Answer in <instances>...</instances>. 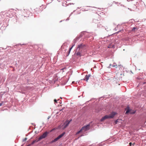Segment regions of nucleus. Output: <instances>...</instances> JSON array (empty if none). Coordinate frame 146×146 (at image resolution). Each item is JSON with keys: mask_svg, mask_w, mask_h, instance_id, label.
Segmentation results:
<instances>
[{"mask_svg": "<svg viewBox=\"0 0 146 146\" xmlns=\"http://www.w3.org/2000/svg\"><path fill=\"white\" fill-rule=\"evenodd\" d=\"M85 47V45L82 44H81L78 45V47L76 49V51L80 52L82 53V51Z\"/></svg>", "mask_w": 146, "mask_h": 146, "instance_id": "nucleus-1", "label": "nucleus"}, {"mask_svg": "<svg viewBox=\"0 0 146 146\" xmlns=\"http://www.w3.org/2000/svg\"><path fill=\"white\" fill-rule=\"evenodd\" d=\"M117 113L115 112H113L109 115H106L104 116L106 119L108 118H112Z\"/></svg>", "mask_w": 146, "mask_h": 146, "instance_id": "nucleus-2", "label": "nucleus"}, {"mask_svg": "<svg viewBox=\"0 0 146 146\" xmlns=\"http://www.w3.org/2000/svg\"><path fill=\"white\" fill-rule=\"evenodd\" d=\"M49 133V132L47 131H46L43 133V134L40 136L39 138V140H40L41 139L46 138L48 134Z\"/></svg>", "mask_w": 146, "mask_h": 146, "instance_id": "nucleus-3", "label": "nucleus"}, {"mask_svg": "<svg viewBox=\"0 0 146 146\" xmlns=\"http://www.w3.org/2000/svg\"><path fill=\"white\" fill-rule=\"evenodd\" d=\"M72 121V119H70V121L67 120L64 123L63 125L64 128H66L70 122Z\"/></svg>", "mask_w": 146, "mask_h": 146, "instance_id": "nucleus-4", "label": "nucleus"}, {"mask_svg": "<svg viewBox=\"0 0 146 146\" xmlns=\"http://www.w3.org/2000/svg\"><path fill=\"white\" fill-rule=\"evenodd\" d=\"M90 126V124H88L84 126L83 127L81 128L83 131H86L88 130L89 129V127Z\"/></svg>", "mask_w": 146, "mask_h": 146, "instance_id": "nucleus-5", "label": "nucleus"}, {"mask_svg": "<svg viewBox=\"0 0 146 146\" xmlns=\"http://www.w3.org/2000/svg\"><path fill=\"white\" fill-rule=\"evenodd\" d=\"M67 1H69V0H66L65 1H64L63 2V6H68L69 4H70V5H71V4H74V3H69V4H67Z\"/></svg>", "mask_w": 146, "mask_h": 146, "instance_id": "nucleus-6", "label": "nucleus"}, {"mask_svg": "<svg viewBox=\"0 0 146 146\" xmlns=\"http://www.w3.org/2000/svg\"><path fill=\"white\" fill-rule=\"evenodd\" d=\"M59 139L57 137L56 138L54 139V140L51 141L50 142V144L52 143H53L54 142H56Z\"/></svg>", "mask_w": 146, "mask_h": 146, "instance_id": "nucleus-7", "label": "nucleus"}, {"mask_svg": "<svg viewBox=\"0 0 146 146\" xmlns=\"http://www.w3.org/2000/svg\"><path fill=\"white\" fill-rule=\"evenodd\" d=\"M75 54L77 56H78L79 57H81L82 55L81 53H80V52L76 51V50L75 52Z\"/></svg>", "mask_w": 146, "mask_h": 146, "instance_id": "nucleus-8", "label": "nucleus"}, {"mask_svg": "<svg viewBox=\"0 0 146 146\" xmlns=\"http://www.w3.org/2000/svg\"><path fill=\"white\" fill-rule=\"evenodd\" d=\"M111 66L112 67H115V68H117V65L115 64L114 63L112 65H111V64H110V66L108 67V68H110Z\"/></svg>", "mask_w": 146, "mask_h": 146, "instance_id": "nucleus-9", "label": "nucleus"}, {"mask_svg": "<svg viewBox=\"0 0 146 146\" xmlns=\"http://www.w3.org/2000/svg\"><path fill=\"white\" fill-rule=\"evenodd\" d=\"M65 132H63L62 134L59 135L58 137V138L60 139V138H62L65 134Z\"/></svg>", "mask_w": 146, "mask_h": 146, "instance_id": "nucleus-10", "label": "nucleus"}, {"mask_svg": "<svg viewBox=\"0 0 146 146\" xmlns=\"http://www.w3.org/2000/svg\"><path fill=\"white\" fill-rule=\"evenodd\" d=\"M88 79L89 78L88 76V75H86L83 79V80H85L86 82H88Z\"/></svg>", "mask_w": 146, "mask_h": 146, "instance_id": "nucleus-11", "label": "nucleus"}, {"mask_svg": "<svg viewBox=\"0 0 146 146\" xmlns=\"http://www.w3.org/2000/svg\"><path fill=\"white\" fill-rule=\"evenodd\" d=\"M127 110H126V112H125V114H127L129 112H130V111L131 110V109H129V107H127Z\"/></svg>", "mask_w": 146, "mask_h": 146, "instance_id": "nucleus-12", "label": "nucleus"}, {"mask_svg": "<svg viewBox=\"0 0 146 146\" xmlns=\"http://www.w3.org/2000/svg\"><path fill=\"white\" fill-rule=\"evenodd\" d=\"M40 140H39V138L37 140H35L33 141L32 142V143H31V145H33L36 142H37L39 141Z\"/></svg>", "mask_w": 146, "mask_h": 146, "instance_id": "nucleus-13", "label": "nucleus"}, {"mask_svg": "<svg viewBox=\"0 0 146 146\" xmlns=\"http://www.w3.org/2000/svg\"><path fill=\"white\" fill-rule=\"evenodd\" d=\"M97 27L99 28H102L103 26L100 23H99L97 25Z\"/></svg>", "mask_w": 146, "mask_h": 146, "instance_id": "nucleus-14", "label": "nucleus"}, {"mask_svg": "<svg viewBox=\"0 0 146 146\" xmlns=\"http://www.w3.org/2000/svg\"><path fill=\"white\" fill-rule=\"evenodd\" d=\"M106 119L105 118V116L103 117H102V118L100 119V121H104L105 119Z\"/></svg>", "mask_w": 146, "mask_h": 146, "instance_id": "nucleus-15", "label": "nucleus"}, {"mask_svg": "<svg viewBox=\"0 0 146 146\" xmlns=\"http://www.w3.org/2000/svg\"><path fill=\"white\" fill-rule=\"evenodd\" d=\"M106 119L105 118V116L103 117H102V118L100 119V121H104L105 119Z\"/></svg>", "mask_w": 146, "mask_h": 146, "instance_id": "nucleus-16", "label": "nucleus"}, {"mask_svg": "<svg viewBox=\"0 0 146 146\" xmlns=\"http://www.w3.org/2000/svg\"><path fill=\"white\" fill-rule=\"evenodd\" d=\"M82 131H83V130H82V129L81 128V129H80V130H79V131H78L76 133V134H79L80 133V132H81Z\"/></svg>", "mask_w": 146, "mask_h": 146, "instance_id": "nucleus-17", "label": "nucleus"}, {"mask_svg": "<svg viewBox=\"0 0 146 146\" xmlns=\"http://www.w3.org/2000/svg\"><path fill=\"white\" fill-rule=\"evenodd\" d=\"M136 112V111H133L132 112H130V113L131 114H134Z\"/></svg>", "mask_w": 146, "mask_h": 146, "instance_id": "nucleus-18", "label": "nucleus"}, {"mask_svg": "<svg viewBox=\"0 0 146 146\" xmlns=\"http://www.w3.org/2000/svg\"><path fill=\"white\" fill-rule=\"evenodd\" d=\"M136 29H137V28L136 27H134L132 29V31H135Z\"/></svg>", "mask_w": 146, "mask_h": 146, "instance_id": "nucleus-19", "label": "nucleus"}, {"mask_svg": "<svg viewBox=\"0 0 146 146\" xmlns=\"http://www.w3.org/2000/svg\"><path fill=\"white\" fill-rule=\"evenodd\" d=\"M54 102L55 103H57V100L56 99L54 100Z\"/></svg>", "mask_w": 146, "mask_h": 146, "instance_id": "nucleus-20", "label": "nucleus"}, {"mask_svg": "<svg viewBox=\"0 0 146 146\" xmlns=\"http://www.w3.org/2000/svg\"><path fill=\"white\" fill-rule=\"evenodd\" d=\"M72 46L69 49V50L71 51V49H72Z\"/></svg>", "mask_w": 146, "mask_h": 146, "instance_id": "nucleus-21", "label": "nucleus"}, {"mask_svg": "<svg viewBox=\"0 0 146 146\" xmlns=\"http://www.w3.org/2000/svg\"><path fill=\"white\" fill-rule=\"evenodd\" d=\"M119 66H120V65H119ZM120 66H121V65H120ZM120 68H121V69H122V68H123V67L122 66V67L121 66H120Z\"/></svg>", "mask_w": 146, "mask_h": 146, "instance_id": "nucleus-22", "label": "nucleus"}, {"mask_svg": "<svg viewBox=\"0 0 146 146\" xmlns=\"http://www.w3.org/2000/svg\"><path fill=\"white\" fill-rule=\"evenodd\" d=\"M90 76H91V75H90V74H88V77L89 78V77Z\"/></svg>", "mask_w": 146, "mask_h": 146, "instance_id": "nucleus-23", "label": "nucleus"}, {"mask_svg": "<svg viewBox=\"0 0 146 146\" xmlns=\"http://www.w3.org/2000/svg\"><path fill=\"white\" fill-rule=\"evenodd\" d=\"M27 140V138H25L24 140L23 141H25Z\"/></svg>", "mask_w": 146, "mask_h": 146, "instance_id": "nucleus-24", "label": "nucleus"}, {"mask_svg": "<svg viewBox=\"0 0 146 146\" xmlns=\"http://www.w3.org/2000/svg\"><path fill=\"white\" fill-rule=\"evenodd\" d=\"M64 109V108H62L60 110V111H62Z\"/></svg>", "mask_w": 146, "mask_h": 146, "instance_id": "nucleus-25", "label": "nucleus"}, {"mask_svg": "<svg viewBox=\"0 0 146 146\" xmlns=\"http://www.w3.org/2000/svg\"><path fill=\"white\" fill-rule=\"evenodd\" d=\"M1 103H2V105H3V104H4L5 102H1Z\"/></svg>", "mask_w": 146, "mask_h": 146, "instance_id": "nucleus-26", "label": "nucleus"}, {"mask_svg": "<svg viewBox=\"0 0 146 146\" xmlns=\"http://www.w3.org/2000/svg\"><path fill=\"white\" fill-rule=\"evenodd\" d=\"M70 51H69H69H68V56L69 55V54H70Z\"/></svg>", "mask_w": 146, "mask_h": 146, "instance_id": "nucleus-27", "label": "nucleus"}, {"mask_svg": "<svg viewBox=\"0 0 146 146\" xmlns=\"http://www.w3.org/2000/svg\"><path fill=\"white\" fill-rule=\"evenodd\" d=\"M2 105V103H0V106H1Z\"/></svg>", "mask_w": 146, "mask_h": 146, "instance_id": "nucleus-28", "label": "nucleus"}, {"mask_svg": "<svg viewBox=\"0 0 146 146\" xmlns=\"http://www.w3.org/2000/svg\"><path fill=\"white\" fill-rule=\"evenodd\" d=\"M129 145H131L132 144V143L131 142H130L129 143Z\"/></svg>", "mask_w": 146, "mask_h": 146, "instance_id": "nucleus-29", "label": "nucleus"}, {"mask_svg": "<svg viewBox=\"0 0 146 146\" xmlns=\"http://www.w3.org/2000/svg\"><path fill=\"white\" fill-rule=\"evenodd\" d=\"M31 145H32L31 144H28V145H27V146H31Z\"/></svg>", "mask_w": 146, "mask_h": 146, "instance_id": "nucleus-30", "label": "nucleus"}, {"mask_svg": "<svg viewBox=\"0 0 146 146\" xmlns=\"http://www.w3.org/2000/svg\"><path fill=\"white\" fill-rule=\"evenodd\" d=\"M113 3H114L116 4L117 3V2H115L114 1L113 2Z\"/></svg>", "mask_w": 146, "mask_h": 146, "instance_id": "nucleus-31", "label": "nucleus"}, {"mask_svg": "<svg viewBox=\"0 0 146 146\" xmlns=\"http://www.w3.org/2000/svg\"><path fill=\"white\" fill-rule=\"evenodd\" d=\"M135 143H133V145H135Z\"/></svg>", "mask_w": 146, "mask_h": 146, "instance_id": "nucleus-32", "label": "nucleus"}, {"mask_svg": "<svg viewBox=\"0 0 146 146\" xmlns=\"http://www.w3.org/2000/svg\"><path fill=\"white\" fill-rule=\"evenodd\" d=\"M74 46V44L72 46V47Z\"/></svg>", "mask_w": 146, "mask_h": 146, "instance_id": "nucleus-33", "label": "nucleus"}, {"mask_svg": "<svg viewBox=\"0 0 146 146\" xmlns=\"http://www.w3.org/2000/svg\"><path fill=\"white\" fill-rule=\"evenodd\" d=\"M60 104H61V103H62L61 101V102H60Z\"/></svg>", "mask_w": 146, "mask_h": 146, "instance_id": "nucleus-34", "label": "nucleus"}, {"mask_svg": "<svg viewBox=\"0 0 146 146\" xmlns=\"http://www.w3.org/2000/svg\"><path fill=\"white\" fill-rule=\"evenodd\" d=\"M49 118H50V117L49 116L48 118V119H49Z\"/></svg>", "mask_w": 146, "mask_h": 146, "instance_id": "nucleus-35", "label": "nucleus"}, {"mask_svg": "<svg viewBox=\"0 0 146 146\" xmlns=\"http://www.w3.org/2000/svg\"><path fill=\"white\" fill-rule=\"evenodd\" d=\"M62 22V21H60V22Z\"/></svg>", "mask_w": 146, "mask_h": 146, "instance_id": "nucleus-36", "label": "nucleus"}, {"mask_svg": "<svg viewBox=\"0 0 146 146\" xmlns=\"http://www.w3.org/2000/svg\"><path fill=\"white\" fill-rule=\"evenodd\" d=\"M60 98H61V99H62V98L61 97H60Z\"/></svg>", "mask_w": 146, "mask_h": 146, "instance_id": "nucleus-37", "label": "nucleus"}, {"mask_svg": "<svg viewBox=\"0 0 146 146\" xmlns=\"http://www.w3.org/2000/svg\"><path fill=\"white\" fill-rule=\"evenodd\" d=\"M129 146H131V145H129Z\"/></svg>", "mask_w": 146, "mask_h": 146, "instance_id": "nucleus-38", "label": "nucleus"}]
</instances>
